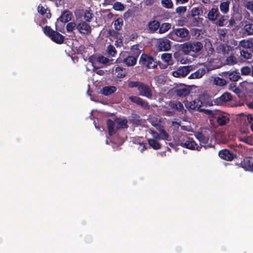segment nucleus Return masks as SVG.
I'll return each mask as SVG.
<instances>
[{"instance_id": "1", "label": "nucleus", "mask_w": 253, "mask_h": 253, "mask_svg": "<svg viewBox=\"0 0 253 253\" xmlns=\"http://www.w3.org/2000/svg\"><path fill=\"white\" fill-rule=\"evenodd\" d=\"M127 122V119L125 118H116L114 121L108 119L107 126L109 135L115 134L119 129L128 128Z\"/></svg>"}, {"instance_id": "2", "label": "nucleus", "mask_w": 253, "mask_h": 253, "mask_svg": "<svg viewBox=\"0 0 253 253\" xmlns=\"http://www.w3.org/2000/svg\"><path fill=\"white\" fill-rule=\"evenodd\" d=\"M189 35V32L186 28H173L169 33V37L173 41L183 42L187 40Z\"/></svg>"}, {"instance_id": "3", "label": "nucleus", "mask_w": 253, "mask_h": 253, "mask_svg": "<svg viewBox=\"0 0 253 253\" xmlns=\"http://www.w3.org/2000/svg\"><path fill=\"white\" fill-rule=\"evenodd\" d=\"M43 32L55 43L60 44L64 42L65 37L58 32L52 29L50 26H45L43 28Z\"/></svg>"}, {"instance_id": "4", "label": "nucleus", "mask_w": 253, "mask_h": 253, "mask_svg": "<svg viewBox=\"0 0 253 253\" xmlns=\"http://www.w3.org/2000/svg\"><path fill=\"white\" fill-rule=\"evenodd\" d=\"M157 62V61L156 58L144 53L141 55L139 59L140 63L147 69L156 68L158 66Z\"/></svg>"}, {"instance_id": "5", "label": "nucleus", "mask_w": 253, "mask_h": 253, "mask_svg": "<svg viewBox=\"0 0 253 253\" xmlns=\"http://www.w3.org/2000/svg\"><path fill=\"white\" fill-rule=\"evenodd\" d=\"M206 114L214 118L219 126H224L229 122V118L226 115L220 112H215L212 110H206Z\"/></svg>"}, {"instance_id": "6", "label": "nucleus", "mask_w": 253, "mask_h": 253, "mask_svg": "<svg viewBox=\"0 0 253 253\" xmlns=\"http://www.w3.org/2000/svg\"><path fill=\"white\" fill-rule=\"evenodd\" d=\"M200 98L195 99L191 101H186L184 102V105L187 109L189 111H198L199 112H205L206 110L202 109V103Z\"/></svg>"}, {"instance_id": "7", "label": "nucleus", "mask_w": 253, "mask_h": 253, "mask_svg": "<svg viewBox=\"0 0 253 253\" xmlns=\"http://www.w3.org/2000/svg\"><path fill=\"white\" fill-rule=\"evenodd\" d=\"M222 77L229 81L236 82L241 79L240 74L237 69L234 71L223 72L220 74Z\"/></svg>"}, {"instance_id": "8", "label": "nucleus", "mask_w": 253, "mask_h": 253, "mask_svg": "<svg viewBox=\"0 0 253 253\" xmlns=\"http://www.w3.org/2000/svg\"><path fill=\"white\" fill-rule=\"evenodd\" d=\"M156 47L158 51H169L171 48V42L167 39H160L157 41Z\"/></svg>"}, {"instance_id": "9", "label": "nucleus", "mask_w": 253, "mask_h": 253, "mask_svg": "<svg viewBox=\"0 0 253 253\" xmlns=\"http://www.w3.org/2000/svg\"><path fill=\"white\" fill-rule=\"evenodd\" d=\"M139 94L140 96H144L147 98L150 99L152 97V90L151 87L144 83H141L138 88Z\"/></svg>"}, {"instance_id": "10", "label": "nucleus", "mask_w": 253, "mask_h": 253, "mask_svg": "<svg viewBox=\"0 0 253 253\" xmlns=\"http://www.w3.org/2000/svg\"><path fill=\"white\" fill-rule=\"evenodd\" d=\"M192 69V67L191 66H182L178 68L176 70L173 71L172 75L176 78L185 77Z\"/></svg>"}, {"instance_id": "11", "label": "nucleus", "mask_w": 253, "mask_h": 253, "mask_svg": "<svg viewBox=\"0 0 253 253\" xmlns=\"http://www.w3.org/2000/svg\"><path fill=\"white\" fill-rule=\"evenodd\" d=\"M38 12L43 17L42 22L43 24L47 23L46 19H50L52 15L50 9L46 6L44 7L41 4H40L38 7Z\"/></svg>"}, {"instance_id": "12", "label": "nucleus", "mask_w": 253, "mask_h": 253, "mask_svg": "<svg viewBox=\"0 0 253 253\" xmlns=\"http://www.w3.org/2000/svg\"><path fill=\"white\" fill-rule=\"evenodd\" d=\"M174 92L179 97H185L190 93V88L189 86L180 84L175 88Z\"/></svg>"}, {"instance_id": "13", "label": "nucleus", "mask_w": 253, "mask_h": 253, "mask_svg": "<svg viewBox=\"0 0 253 253\" xmlns=\"http://www.w3.org/2000/svg\"><path fill=\"white\" fill-rule=\"evenodd\" d=\"M180 145L189 149L197 151H200L202 148V146H198L193 139L191 138H188L187 140L184 143H181Z\"/></svg>"}, {"instance_id": "14", "label": "nucleus", "mask_w": 253, "mask_h": 253, "mask_svg": "<svg viewBox=\"0 0 253 253\" xmlns=\"http://www.w3.org/2000/svg\"><path fill=\"white\" fill-rule=\"evenodd\" d=\"M79 33L83 35H89L91 33V28L89 24L85 21H82L79 23L77 26Z\"/></svg>"}, {"instance_id": "15", "label": "nucleus", "mask_w": 253, "mask_h": 253, "mask_svg": "<svg viewBox=\"0 0 253 253\" xmlns=\"http://www.w3.org/2000/svg\"><path fill=\"white\" fill-rule=\"evenodd\" d=\"M232 99V96L231 93L225 92L223 93L220 97L215 99L214 104L216 105H221L224 103L231 101Z\"/></svg>"}, {"instance_id": "16", "label": "nucleus", "mask_w": 253, "mask_h": 253, "mask_svg": "<svg viewBox=\"0 0 253 253\" xmlns=\"http://www.w3.org/2000/svg\"><path fill=\"white\" fill-rule=\"evenodd\" d=\"M218 156L223 160L231 161L237 157V155L228 149H223L219 151Z\"/></svg>"}, {"instance_id": "17", "label": "nucleus", "mask_w": 253, "mask_h": 253, "mask_svg": "<svg viewBox=\"0 0 253 253\" xmlns=\"http://www.w3.org/2000/svg\"><path fill=\"white\" fill-rule=\"evenodd\" d=\"M75 15L79 16H84L85 21L88 22H90L93 17V14L90 12V9L79 10L75 12Z\"/></svg>"}, {"instance_id": "18", "label": "nucleus", "mask_w": 253, "mask_h": 253, "mask_svg": "<svg viewBox=\"0 0 253 253\" xmlns=\"http://www.w3.org/2000/svg\"><path fill=\"white\" fill-rule=\"evenodd\" d=\"M219 13L218 7L213 6L209 11L206 17L209 21L214 23L219 16Z\"/></svg>"}, {"instance_id": "19", "label": "nucleus", "mask_w": 253, "mask_h": 253, "mask_svg": "<svg viewBox=\"0 0 253 253\" xmlns=\"http://www.w3.org/2000/svg\"><path fill=\"white\" fill-rule=\"evenodd\" d=\"M199 98L201 100L202 105L204 104L206 106H211L214 105L215 99H212V97L207 93H203L200 95Z\"/></svg>"}, {"instance_id": "20", "label": "nucleus", "mask_w": 253, "mask_h": 253, "mask_svg": "<svg viewBox=\"0 0 253 253\" xmlns=\"http://www.w3.org/2000/svg\"><path fill=\"white\" fill-rule=\"evenodd\" d=\"M241 167L246 170L253 171V158H245L241 163Z\"/></svg>"}, {"instance_id": "21", "label": "nucleus", "mask_w": 253, "mask_h": 253, "mask_svg": "<svg viewBox=\"0 0 253 253\" xmlns=\"http://www.w3.org/2000/svg\"><path fill=\"white\" fill-rule=\"evenodd\" d=\"M195 135L196 139H198L201 143L204 144L203 146L205 149L212 147L211 144L206 145L208 143L209 140V138L208 136H205L202 132H197L196 134H195Z\"/></svg>"}, {"instance_id": "22", "label": "nucleus", "mask_w": 253, "mask_h": 253, "mask_svg": "<svg viewBox=\"0 0 253 253\" xmlns=\"http://www.w3.org/2000/svg\"><path fill=\"white\" fill-rule=\"evenodd\" d=\"M73 15L69 10L64 11L60 16L57 19L58 21H60L62 23H67L72 20Z\"/></svg>"}, {"instance_id": "23", "label": "nucleus", "mask_w": 253, "mask_h": 253, "mask_svg": "<svg viewBox=\"0 0 253 253\" xmlns=\"http://www.w3.org/2000/svg\"><path fill=\"white\" fill-rule=\"evenodd\" d=\"M187 18L189 23L192 26H200L203 20L202 18H200L199 16L187 15Z\"/></svg>"}, {"instance_id": "24", "label": "nucleus", "mask_w": 253, "mask_h": 253, "mask_svg": "<svg viewBox=\"0 0 253 253\" xmlns=\"http://www.w3.org/2000/svg\"><path fill=\"white\" fill-rule=\"evenodd\" d=\"M138 11V7L134 6L131 8L128 9L124 13L123 18L125 20H127L130 17H134L135 13Z\"/></svg>"}, {"instance_id": "25", "label": "nucleus", "mask_w": 253, "mask_h": 253, "mask_svg": "<svg viewBox=\"0 0 253 253\" xmlns=\"http://www.w3.org/2000/svg\"><path fill=\"white\" fill-rule=\"evenodd\" d=\"M117 90V88L114 86H104L101 89L100 93L105 96L110 95Z\"/></svg>"}, {"instance_id": "26", "label": "nucleus", "mask_w": 253, "mask_h": 253, "mask_svg": "<svg viewBox=\"0 0 253 253\" xmlns=\"http://www.w3.org/2000/svg\"><path fill=\"white\" fill-rule=\"evenodd\" d=\"M148 29L151 33H154L160 27V22L156 20L150 21L148 23Z\"/></svg>"}, {"instance_id": "27", "label": "nucleus", "mask_w": 253, "mask_h": 253, "mask_svg": "<svg viewBox=\"0 0 253 253\" xmlns=\"http://www.w3.org/2000/svg\"><path fill=\"white\" fill-rule=\"evenodd\" d=\"M191 52L197 53L203 48V44L200 42H190Z\"/></svg>"}, {"instance_id": "28", "label": "nucleus", "mask_w": 253, "mask_h": 253, "mask_svg": "<svg viewBox=\"0 0 253 253\" xmlns=\"http://www.w3.org/2000/svg\"><path fill=\"white\" fill-rule=\"evenodd\" d=\"M137 58L132 55H128L124 59V62L128 66L134 65L137 61Z\"/></svg>"}, {"instance_id": "29", "label": "nucleus", "mask_w": 253, "mask_h": 253, "mask_svg": "<svg viewBox=\"0 0 253 253\" xmlns=\"http://www.w3.org/2000/svg\"><path fill=\"white\" fill-rule=\"evenodd\" d=\"M230 4V1L228 0L221 2L219 4V9L220 11L224 14H227L229 11Z\"/></svg>"}, {"instance_id": "30", "label": "nucleus", "mask_w": 253, "mask_h": 253, "mask_svg": "<svg viewBox=\"0 0 253 253\" xmlns=\"http://www.w3.org/2000/svg\"><path fill=\"white\" fill-rule=\"evenodd\" d=\"M129 121L130 123L138 126L141 124L142 120L140 117L136 114H132L129 119Z\"/></svg>"}, {"instance_id": "31", "label": "nucleus", "mask_w": 253, "mask_h": 253, "mask_svg": "<svg viewBox=\"0 0 253 253\" xmlns=\"http://www.w3.org/2000/svg\"><path fill=\"white\" fill-rule=\"evenodd\" d=\"M205 70L203 68L199 69L196 72L192 73L189 77V79H199L205 74Z\"/></svg>"}, {"instance_id": "32", "label": "nucleus", "mask_w": 253, "mask_h": 253, "mask_svg": "<svg viewBox=\"0 0 253 253\" xmlns=\"http://www.w3.org/2000/svg\"><path fill=\"white\" fill-rule=\"evenodd\" d=\"M161 59L165 63H168L169 64L173 65V61L172 58L171 53H164L161 55Z\"/></svg>"}, {"instance_id": "33", "label": "nucleus", "mask_w": 253, "mask_h": 253, "mask_svg": "<svg viewBox=\"0 0 253 253\" xmlns=\"http://www.w3.org/2000/svg\"><path fill=\"white\" fill-rule=\"evenodd\" d=\"M149 146L154 150H159L161 148V144L154 139H148Z\"/></svg>"}, {"instance_id": "34", "label": "nucleus", "mask_w": 253, "mask_h": 253, "mask_svg": "<svg viewBox=\"0 0 253 253\" xmlns=\"http://www.w3.org/2000/svg\"><path fill=\"white\" fill-rule=\"evenodd\" d=\"M237 63L238 60L233 54L227 57L225 60L226 64L229 66L234 65Z\"/></svg>"}, {"instance_id": "35", "label": "nucleus", "mask_w": 253, "mask_h": 253, "mask_svg": "<svg viewBox=\"0 0 253 253\" xmlns=\"http://www.w3.org/2000/svg\"><path fill=\"white\" fill-rule=\"evenodd\" d=\"M227 19V16L220 15L219 14V16H218V18H217V20H216L214 23L216 24V25L218 26H223L224 25H225Z\"/></svg>"}, {"instance_id": "36", "label": "nucleus", "mask_w": 253, "mask_h": 253, "mask_svg": "<svg viewBox=\"0 0 253 253\" xmlns=\"http://www.w3.org/2000/svg\"><path fill=\"white\" fill-rule=\"evenodd\" d=\"M241 75L243 76H250L252 74V65L251 66H245L242 67L241 69Z\"/></svg>"}, {"instance_id": "37", "label": "nucleus", "mask_w": 253, "mask_h": 253, "mask_svg": "<svg viewBox=\"0 0 253 253\" xmlns=\"http://www.w3.org/2000/svg\"><path fill=\"white\" fill-rule=\"evenodd\" d=\"M141 53V50L138 48V44H135L131 46L130 53L131 55L138 58Z\"/></svg>"}, {"instance_id": "38", "label": "nucleus", "mask_w": 253, "mask_h": 253, "mask_svg": "<svg viewBox=\"0 0 253 253\" xmlns=\"http://www.w3.org/2000/svg\"><path fill=\"white\" fill-rule=\"evenodd\" d=\"M213 83L216 85L223 86L227 84L228 81H226V79H224L219 77H215L214 79Z\"/></svg>"}, {"instance_id": "39", "label": "nucleus", "mask_w": 253, "mask_h": 253, "mask_svg": "<svg viewBox=\"0 0 253 253\" xmlns=\"http://www.w3.org/2000/svg\"><path fill=\"white\" fill-rule=\"evenodd\" d=\"M171 28V24L168 23H163L161 25H160L159 29V33L160 34H163L169 31Z\"/></svg>"}, {"instance_id": "40", "label": "nucleus", "mask_w": 253, "mask_h": 253, "mask_svg": "<svg viewBox=\"0 0 253 253\" xmlns=\"http://www.w3.org/2000/svg\"><path fill=\"white\" fill-rule=\"evenodd\" d=\"M181 50L186 54H188L191 52L190 42H187L183 43L181 46Z\"/></svg>"}, {"instance_id": "41", "label": "nucleus", "mask_w": 253, "mask_h": 253, "mask_svg": "<svg viewBox=\"0 0 253 253\" xmlns=\"http://www.w3.org/2000/svg\"><path fill=\"white\" fill-rule=\"evenodd\" d=\"M123 20L122 18H118L114 22V26L115 30L119 31L122 29L123 25Z\"/></svg>"}, {"instance_id": "42", "label": "nucleus", "mask_w": 253, "mask_h": 253, "mask_svg": "<svg viewBox=\"0 0 253 253\" xmlns=\"http://www.w3.org/2000/svg\"><path fill=\"white\" fill-rule=\"evenodd\" d=\"M113 8L116 11H122L124 10L125 6L124 4L119 1H116L114 2Z\"/></svg>"}, {"instance_id": "43", "label": "nucleus", "mask_w": 253, "mask_h": 253, "mask_svg": "<svg viewBox=\"0 0 253 253\" xmlns=\"http://www.w3.org/2000/svg\"><path fill=\"white\" fill-rule=\"evenodd\" d=\"M203 12L202 8L199 7H193L191 10V13L189 14V16H199V15Z\"/></svg>"}, {"instance_id": "44", "label": "nucleus", "mask_w": 253, "mask_h": 253, "mask_svg": "<svg viewBox=\"0 0 253 253\" xmlns=\"http://www.w3.org/2000/svg\"><path fill=\"white\" fill-rule=\"evenodd\" d=\"M107 52L108 54L112 57L115 56L117 54V50L112 44H110L107 46Z\"/></svg>"}, {"instance_id": "45", "label": "nucleus", "mask_w": 253, "mask_h": 253, "mask_svg": "<svg viewBox=\"0 0 253 253\" xmlns=\"http://www.w3.org/2000/svg\"><path fill=\"white\" fill-rule=\"evenodd\" d=\"M252 43L248 40H243L239 42V46L245 48H250L251 47Z\"/></svg>"}, {"instance_id": "46", "label": "nucleus", "mask_w": 253, "mask_h": 253, "mask_svg": "<svg viewBox=\"0 0 253 253\" xmlns=\"http://www.w3.org/2000/svg\"><path fill=\"white\" fill-rule=\"evenodd\" d=\"M141 83L142 82L139 81H129L128 83L127 86L130 88L136 87L138 90V88L139 87Z\"/></svg>"}, {"instance_id": "47", "label": "nucleus", "mask_w": 253, "mask_h": 253, "mask_svg": "<svg viewBox=\"0 0 253 253\" xmlns=\"http://www.w3.org/2000/svg\"><path fill=\"white\" fill-rule=\"evenodd\" d=\"M241 55L246 59H251L253 55L252 54L249 52L247 50H241L240 51Z\"/></svg>"}, {"instance_id": "48", "label": "nucleus", "mask_w": 253, "mask_h": 253, "mask_svg": "<svg viewBox=\"0 0 253 253\" xmlns=\"http://www.w3.org/2000/svg\"><path fill=\"white\" fill-rule=\"evenodd\" d=\"M162 5L167 8H170L173 6V3L171 0H162Z\"/></svg>"}, {"instance_id": "49", "label": "nucleus", "mask_w": 253, "mask_h": 253, "mask_svg": "<svg viewBox=\"0 0 253 253\" xmlns=\"http://www.w3.org/2000/svg\"><path fill=\"white\" fill-rule=\"evenodd\" d=\"M245 31L249 35H253V24L251 23L247 24L244 26Z\"/></svg>"}, {"instance_id": "50", "label": "nucleus", "mask_w": 253, "mask_h": 253, "mask_svg": "<svg viewBox=\"0 0 253 253\" xmlns=\"http://www.w3.org/2000/svg\"><path fill=\"white\" fill-rule=\"evenodd\" d=\"M98 63L107 64L109 63V59L103 55L99 56L97 58Z\"/></svg>"}, {"instance_id": "51", "label": "nucleus", "mask_w": 253, "mask_h": 253, "mask_svg": "<svg viewBox=\"0 0 253 253\" xmlns=\"http://www.w3.org/2000/svg\"><path fill=\"white\" fill-rule=\"evenodd\" d=\"M138 105L141 106L142 108L146 110H148L150 109V105L149 103L147 101L143 100L142 98L140 101Z\"/></svg>"}, {"instance_id": "52", "label": "nucleus", "mask_w": 253, "mask_h": 253, "mask_svg": "<svg viewBox=\"0 0 253 253\" xmlns=\"http://www.w3.org/2000/svg\"><path fill=\"white\" fill-rule=\"evenodd\" d=\"M77 25L75 22H69L66 25V30L68 32H71L76 28Z\"/></svg>"}, {"instance_id": "53", "label": "nucleus", "mask_w": 253, "mask_h": 253, "mask_svg": "<svg viewBox=\"0 0 253 253\" xmlns=\"http://www.w3.org/2000/svg\"><path fill=\"white\" fill-rule=\"evenodd\" d=\"M221 53L225 55L226 54H228L229 51L230 50L231 47L230 46L226 45V44H223L221 47Z\"/></svg>"}, {"instance_id": "54", "label": "nucleus", "mask_w": 253, "mask_h": 253, "mask_svg": "<svg viewBox=\"0 0 253 253\" xmlns=\"http://www.w3.org/2000/svg\"><path fill=\"white\" fill-rule=\"evenodd\" d=\"M142 98L137 96H131L129 97V99L133 103L138 105Z\"/></svg>"}, {"instance_id": "55", "label": "nucleus", "mask_w": 253, "mask_h": 253, "mask_svg": "<svg viewBox=\"0 0 253 253\" xmlns=\"http://www.w3.org/2000/svg\"><path fill=\"white\" fill-rule=\"evenodd\" d=\"M177 111L180 112L181 114H185L186 113V110L184 108L183 104L179 101H177Z\"/></svg>"}, {"instance_id": "56", "label": "nucleus", "mask_w": 253, "mask_h": 253, "mask_svg": "<svg viewBox=\"0 0 253 253\" xmlns=\"http://www.w3.org/2000/svg\"><path fill=\"white\" fill-rule=\"evenodd\" d=\"M118 35V32L113 29H108L107 30V37H116Z\"/></svg>"}, {"instance_id": "57", "label": "nucleus", "mask_w": 253, "mask_h": 253, "mask_svg": "<svg viewBox=\"0 0 253 253\" xmlns=\"http://www.w3.org/2000/svg\"><path fill=\"white\" fill-rule=\"evenodd\" d=\"M159 131L160 133L161 134V138L163 140H168V138L169 137V134L166 132V131L163 128L160 129Z\"/></svg>"}, {"instance_id": "58", "label": "nucleus", "mask_w": 253, "mask_h": 253, "mask_svg": "<svg viewBox=\"0 0 253 253\" xmlns=\"http://www.w3.org/2000/svg\"><path fill=\"white\" fill-rule=\"evenodd\" d=\"M150 134L152 135V136L154 138L153 139H154L155 140H161L162 139L161 136L160 135V134H159L156 131L153 130H150Z\"/></svg>"}, {"instance_id": "59", "label": "nucleus", "mask_w": 253, "mask_h": 253, "mask_svg": "<svg viewBox=\"0 0 253 253\" xmlns=\"http://www.w3.org/2000/svg\"><path fill=\"white\" fill-rule=\"evenodd\" d=\"M157 63H158V66H159V68L161 69H166L168 67L169 65H171V64H169L168 63L165 62V63H163L159 61H157Z\"/></svg>"}, {"instance_id": "60", "label": "nucleus", "mask_w": 253, "mask_h": 253, "mask_svg": "<svg viewBox=\"0 0 253 253\" xmlns=\"http://www.w3.org/2000/svg\"><path fill=\"white\" fill-rule=\"evenodd\" d=\"M186 11V6H178L176 8V12L177 13L181 14L185 12Z\"/></svg>"}, {"instance_id": "61", "label": "nucleus", "mask_w": 253, "mask_h": 253, "mask_svg": "<svg viewBox=\"0 0 253 253\" xmlns=\"http://www.w3.org/2000/svg\"><path fill=\"white\" fill-rule=\"evenodd\" d=\"M245 7L247 9L253 11V1H249L247 2Z\"/></svg>"}, {"instance_id": "62", "label": "nucleus", "mask_w": 253, "mask_h": 253, "mask_svg": "<svg viewBox=\"0 0 253 253\" xmlns=\"http://www.w3.org/2000/svg\"><path fill=\"white\" fill-rule=\"evenodd\" d=\"M170 108L177 110V101H170L169 104Z\"/></svg>"}, {"instance_id": "63", "label": "nucleus", "mask_w": 253, "mask_h": 253, "mask_svg": "<svg viewBox=\"0 0 253 253\" xmlns=\"http://www.w3.org/2000/svg\"><path fill=\"white\" fill-rule=\"evenodd\" d=\"M247 120L251 125L253 122V114H249L247 116Z\"/></svg>"}, {"instance_id": "64", "label": "nucleus", "mask_w": 253, "mask_h": 253, "mask_svg": "<svg viewBox=\"0 0 253 253\" xmlns=\"http://www.w3.org/2000/svg\"><path fill=\"white\" fill-rule=\"evenodd\" d=\"M241 140L249 144H251L252 143V139L248 137H244Z\"/></svg>"}]
</instances>
